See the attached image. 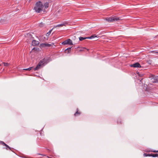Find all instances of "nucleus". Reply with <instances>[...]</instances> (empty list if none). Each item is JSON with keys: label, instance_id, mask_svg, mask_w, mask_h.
<instances>
[{"label": "nucleus", "instance_id": "nucleus-6", "mask_svg": "<svg viewBox=\"0 0 158 158\" xmlns=\"http://www.w3.org/2000/svg\"><path fill=\"white\" fill-rule=\"evenodd\" d=\"M130 66L134 68H140L141 67L140 64L138 62L131 64L130 65Z\"/></svg>", "mask_w": 158, "mask_h": 158}, {"label": "nucleus", "instance_id": "nucleus-22", "mask_svg": "<svg viewBox=\"0 0 158 158\" xmlns=\"http://www.w3.org/2000/svg\"><path fill=\"white\" fill-rule=\"evenodd\" d=\"M3 64H4V66H8L9 65V64L7 63H4Z\"/></svg>", "mask_w": 158, "mask_h": 158}, {"label": "nucleus", "instance_id": "nucleus-12", "mask_svg": "<svg viewBox=\"0 0 158 158\" xmlns=\"http://www.w3.org/2000/svg\"><path fill=\"white\" fill-rule=\"evenodd\" d=\"M97 37V36L95 35H93L90 37H87V39H92L95 37Z\"/></svg>", "mask_w": 158, "mask_h": 158}, {"label": "nucleus", "instance_id": "nucleus-10", "mask_svg": "<svg viewBox=\"0 0 158 158\" xmlns=\"http://www.w3.org/2000/svg\"><path fill=\"white\" fill-rule=\"evenodd\" d=\"M78 48L80 49L79 50L80 52L83 51H84L85 49H86L85 48L78 47Z\"/></svg>", "mask_w": 158, "mask_h": 158}, {"label": "nucleus", "instance_id": "nucleus-9", "mask_svg": "<svg viewBox=\"0 0 158 158\" xmlns=\"http://www.w3.org/2000/svg\"><path fill=\"white\" fill-rule=\"evenodd\" d=\"M41 45L42 47H50L51 46V44H49L47 43H44L42 44H41Z\"/></svg>", "mask_w": 158, "mask_h": 158}, {"label": "nucleus", "instance_id": "nucleus-7", "mask_svg": "<svg viewBox=\"0 0 158 158\" xmlns=\"http://www.w3.org/2000/svg\"><path fill=\"white\" fill-rule=\"evenodd\" d=\"M0 143L2 144L3 146H5L6 148V150H8V149L11 150V148L10 147L7 145L5 143L3 142L2 141H0Z\"/></svg>", "mask_w": 158, "mask_h": 158}, {"label": "nucleus", "instance_id": "nucleus-19", "mask_svg": "<svg viewBox=\"0 0 158 158\" xmlns=\"http://www.w3.org/2000/svg\"><path fill=\"white\" fill-rule=\"evenodd\" d=\"M80 114V112H78V111H77L74 114V115L77 116L78 114Z\"/></svg>", "mask_w": 158, "mask_h": 158}, {"label": "nucleus", "instance_id": "nucleus-25", "mask_svg": "<svg viewBox=\"0 0 158 158\" xmlns=\"http://www.w3.org/2000/svg\"><path fill=\"white\" fill-rule=\"evenodd\" d=\"M87 50V51H88L89 50V49H86Z\"/></svg>", "mask_w": 158, "mask_h": 158}, {"label": "nucleus", "instance_id": "nucleus-1", "mask_svg": "<svg viewBox=\"0 0 158 158\" xmlns=\"http://www.w3.org/2000/svg\"><path fill=\"white\" fill-rule=\"evenodd\" d=\"M48 59L45 57L40 60L36 67L34 69V70H37L43 67L44 66L45 64H47L48 63Z\"/></svg>", "mask_w": 158, "mask_h": 158}, {"label": "nucleus", "instance_id": "nucleus-13", "mask_svg": "<svg viewBox=\"0 0 158 158\" xmlns=\"http://www.w3.org/2000/svg\"><path fill=\"white\" fill-rule=\"evenodd\" d=\"M150 156H152L153 157H158V154H150Z\"/></svg>", "mask_w": 158, "mask_h": 158}, {"label": "nucleus", "instance_id": "nucleus-21", "mask_svg": "<svg viewBox=\"0 0 158 158\" xmlns=\"http://www.w3.org/2000/svg\"><path fill=\"white\" fill-rule=\"evenodd\" d=\"M44 24L43 23H42V22H41V23L40 24H39V26H40V27H43V26H44Z\"/></svg>", "mask_w": 158, "mask_h": 158}, {"label": "nucleus", "instance_id": "nucleus-2", "mask_svg": "<svg viewBox=\"0 0 158 158\" xmlns=\"http://www.w3.org/2000/svg\"><path fill=\"white\" fill-rule=\"evenodd\" d=\"M44 5L40 1L37 2L34 7L35 11L37 13H40L43 10Z\"/></svg>", "mask_w": 158, "mask_h": 158}, {"label": "nucleus", "instance_id": "nucleus-17", "mask_svg": "<svg viewBox=\"0 0 158 158\" xmlns=\"http://www.w3.org/2000/svg\"><path fill=\"white\" fill-rule=\"evenodd\" d=\"M71 47H69V48H67L65 51H67V50H68V53H69V51H71Z\"/></svg>", "mask_w": 158, "mask_h": 158}, {"label": "nucleus", "instance_id": "nucleus-14", "mask_svg": "<svg viewBox=\"0 0 158 158\" xmlns=\"http://www.w3.org/2000/svg\"><path fill=\"white\" fill-rule=\"evenodd\" d=\"M86 39H87V37H80L79 38V39L80 41H82Z\"/></svg>", "mask_w": 158, "mask_h": 158}, {"label": "nucleus", "instance_id": "nucleus-24", "mask_svg": "<svg viewBox=\"0 0 158 158\" xmlns=\"http://www.w3.org/2000/svg\"><path fill=\"white\" fill-rule=\"evenodd\" d=\"M152 52H153L154 53V54H156L157 53H158V52H155L154 51H152Z\"/></svg>", "mask_w": 158, "mask_h": 158}, {"label": "nucleus", "instance_id": "nucleus-3", "mask_svg": "<svg viewBox=\"0 0 158 158\" xmlns=\"http://www.w3.org/2000/svg\"><path fill=\"white\" fill-rule=\"evenodd\" d=\"M106 20L109 22H112L115 21H118L120 20V19L116 16L110 17V18H107L106 19Z\"/></svg>", "mask_w": 158, "mask_h": 158}, {"label": "nucleus", "instance_id": "nucleus-8", "mask_svg": "<svg viewBox=\"0 0 158 158\" xmlns=\"http://www.w3.org/2000/svg\"><path fill=\"white\" fill-rule=\"evenodd\" d=\"M39 44V42L38 41L35 40H33L32 42V44L33 46H36Z\"/></svg>", "mask_w": 158, "mask_h": 158}, {"label": "nucleus", "instance_id": "nucleus-18", "mask_svg": "<svg viewBox=\"0 0 158 158\" xmlns=\"http://www.w3.org/2000/svg\"><path fill=\"white\" fill-rule=\"evenodd\" d=\"M33 68V67H31L29 68L28 69H25L24 70H30L31 69H32Z\"/></svg>", "mask_w": 158, "mask_h": 158}, {"label": "nucleus", "instance_id": "nucleus-5", "mask_svg": "<svg viewBox=\"0 0 158 158\" xmlns=\"http://www.w3.org/2000/svg\"><path fill=\"white\" fill-rule=\"evenodd\" d=\"M151 80L152 82L156 83L158 82V77L155 76L154 75H152L151 77Z\"/></svg>", "mask_w": 158, "mask_h": 158}, {"label": "nucleus", "instance_id": "nucleus-4", "mask_svg": "<svg viewBox=\"0 0 158 158\" xmlns=\"http://www.w3.org/2000/svg\"><path fill=\"white\" fill-rule=\"evenodd\" d=\"M62 44L63 45H73V42L72 40L70 39H68L65 40L62 43Z\"/></svg>", "mask_w": 158, "mask_h": 158}, {"label": "nucleus", "instance_id": "nucleus-16", "mask_svg": "<svg viewBox=\"0 0 158 158\" xmlns=\"http://www.w3.org/2000/svg\"><path fill=\"white\" fill-rule=\"evenodd\" d=\"M53 28L51 30H50L48 32L47 34H46V35L47 36H49L51 34V33L52 30H53Z\"/></svg>", "mask_w": 158, "mask_h": 158}, {"label": "nucleus", "instance_id": "nucleus-15", "mask_svg": "<svg viewBox=\"0 0 158 158\" xmlns=\"http://www.w3.org/2000/svg\"><path fill=\"white\" fill-rule=\"evenodd\" d=\"M49 4L48 2L45 3L44 4V6L45 8H47L48 7Z\"/></svg>", "mask_w": 158, "mask_h": 158}, {"label": "nucleus", "instance_id": "nucleus-20", "mask_svg": "<svg viewBox=\"0 0 158 158\" xmlns=\"http://www.w3.org/2000/svg\"><path fill=\"white\" fill-rule=\"evenodd\" d=\"M143 156H150V154H148L147 153H144L143 154Z\"/></svg>", "mask_w": 158, "mask_h": 158}, {"label": "nucleus", "instance_id": "nucleus-23", "mask_svg": "<svg viewBox=\"0 0 158 158\" xmlns=\"http://www.w3.org/2000/svg\"><path fill=\"white\" fill-rule=\"evenodd\" d=\"M150 151L152 152H158V151L151 150Z\"/></svg>", "mask_w": 158, "mask_h": 158}, {"label": "nucleus", "instance_id": "nucleus-11", "mask_svg": "<svg viewBox=\"0 0 158 158\" xmlns=\"http://www.w3.org/2000/svg\"><path fill=\"white\" fill-rule=\"evenodd\" d=\"M64 26H65V24L63 23V24H59L58 25H57L55 27H62Z\"/></svg>", "mask_w": 158, "mask_h": 158}]
</instances>
